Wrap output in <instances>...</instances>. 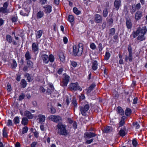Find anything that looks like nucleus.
I'll list each match as a JSON object with an SVG mask.
<instances>
[{"label": "nucleus", "instance_id": "obj_1", "mask_svg": "<svg viewBox=\"0 0 147 147\" xmlns=\"http://www.w3.org/2000/svg\"><path fill=\"white\" fill-rule=\"evenodd\" d=\"M147 32V29L146 26L141 27H139L137 28L136 32L133 33V36L134 38L136 37L138 35L137 39L142 41L145 39V37L144 36Z\"/></svg>", "mask_w": 147, "mask_h": 147}, {"label": "nucleus", "instance_id": "obj_2", "mask_svg": "<svg viewBox=\"0 0 147 147\" xmlns=\"http://www.w3.org/2000/svg\"><path fill=\"white\" fill-rule=\"evenodd\" d=\"M58 129V133L60 135L66 136L68 133L66 129V126L62 123H59L56 126Z\"/></svg>", "mask_w": 147, "mask_h": 147}, {"label": "nucleus", "instance_id": "obj_3", "mask_svg": "<svg viewBox=\"0 0 147 147\" xmlns=\"http://www.w3.org/2000/svg\"><path fill=\"white\" fill-rule=\"evenodd\" d=\"M83 47L81 44H79L78 46L74 45L73 47L72 55L74 56H80L82 53Z\"/></svg>", "mask_w": 147, "mask_h": 147}, {"label": "nucleus", "instance_id": "obj_4", "mask_svg": "<svg viewBox=\"0 0 147 147\" xmlns=\"http://www.w3.org/2000/svg\"><path fill=\"white\" fill-rule=\"evenodd\" d=\"M48 118L49 120L55 123H61L62 121V117L59 115H51Z\"/></svg>", "mask_w": 147, "mask_h": 147}, {"label": "nucleus", "instance_id": "obj_5", "mask_svg": "<svg viewBox=\"0 0 147 147\" xmlns=\"http://www.w3.org/2000/svg\"><path fill=\"white\" fill-rule=\"evenodd\" d=\"M69 88L71 91L79 90L81 91L82 90V88L79 86L77 82L70 84Z\"/></svg>", "mask_w": 147, "mask_h": 147}, {"label": "nucleus", "instance_id": "obj_6", "mask_svg": "<svg viewBox=\"0 0 147 147\" xmlns=\"http://www.w3.org/2000/svg\"><path fill=\"white\" fill-rule=\"evenodd\" d=\"M128 50L129 52L128 57L127 55H125V61L127 62L128 60L129 61H131L133 59L132 49L131 46H129L128 47Z\"/></svg>", "mask_w": 147, "mask_h": 147}, {"label": "nucleus", "instance_id": "obj_7", "mask_svg": "<svg viewBox=\"0 0 147 147\" xmlns=\"http://www.w3.org/2000/svg\"><path fill=\"white\" fill-rule=\"evenodd\" d=\"M90 108L88 104H87L83 106H81L80 107V110L82 115L86 116V113L89 109Z\"/></svg>", "mask_w": 147, "mask_h": 147}, {"label": "nucleus", "instance_id": "obj_8", "mask_svg": "<svg viewBox=\"0 0 147 147\" xmlns=\"http://www.w3.org/2000/svg\"><path fill=\"white\" fill-rule=\"evenodd\" d=\"M38 45L37 42H33L32 45V52L37 55L39 50Z\"/></svg>", "mask_w": 147, "mask_h": 147}, {"label": "nucleus", "instance_id": "obj_9", "mask_svg": "<svg viewBox=\"0 0 147 147\" xmlns=\"http://www.w3.org/2000/svg\"><path fill=\"white\" fill-rule=\"evenodd\" d=\"M69 77L65 75L63 78V81L61 83V85L63 86H65L67 85L69 80Z\"/></svg>", "mask_w": 147, "mask_h": 147}, {"label": "nucleus", "instance_id": "obj_10", "mask_svg": "<svg viewBox=\"0 0 147 147\" xmlns=\"http://www.w3.org/2000/svg\"><path fill=\"white\" fill-rule=\"evenodd\" d=\"M94 21L97 23L102 22V18L101 16L98 14H96L94 15Z\"/></svg>", "mask_w": 147, "mask_h": 147}, {"label": "nucleus", "instance_id": "obj_11", "mask_svg": "<svg viewBox=\"0 0 147 147\" xmlns=\"http://www.w3.org/2000/svg\"><path fill=\"white\" fill-rule=\"evenodd\" d=\"M6 40L9 43L11 42L14 45H16L17 44L16 41L13 40V39L11 36L9 35H7L6 36Z\"/></svg>", "mask_w": 147, "mask_h": 147}, {"label": "nucleus", "instance_id": "obj_12", "mask_svg": "<svg viewBox=\"0 0 147 147\" xmlns=\"http://www.w3.org/2000/svg\"><path fill=\"white\" fill-rule=\"evenodd\" d=\"M142 16V11H137L135 14V18L136 20H138L140 19Z\"/></svg>", "mask_w": 147, "mask_h": 147}, {"label": "nucleus", "instance_id": "obj_13", "mask_svg": "<svg viewBox=\"0 0 147 147\" xmlns=\"http://www.w3.org/2000/svg\"><path fill=\"white\" fill-rule=\"evenodd\" d=\"M126 24L127 27L128 29H131L132 26V23L131 20L130 18H126Z\"/></svg>", "mask_w": 147, "mask_h": 147}, {"label": "nucleus", "instance_id": "obj_14", "mask_svg": "<svg viewBox=\"0 0 147 147\" xmlns=\"http://www.w3.org/2000/svg\"><path fill=\"white\" fill-rule=\"evenodd\" d=\"M84 136H85L88 138H91L96 136V134L95 133L90 132H86L84 133Z\"/></svg>", "mask_w": 147, "mask_h": 147}, {"label": "nucleus", "instance_id": "obj_15", "mask_svg": "<svg viewBox=\"0 0 147 147\" xmlns=\"http://www.w3.org/2000/svg\"><path fill=\"white\" fill-rule=\"evenodd\" d=\"M120 0H115L114 3V6L117 10H118L121 5Z\"/></svg>", "mask_w": 147, "mask_h": 147}, {"label": "nucleus", "instance_id": "obj_16", "mask_svg": "<svg viewBox=\"0 0 147 147\" xmlns=\"http://www.w3.org/2000/svg\"><path fill=\"white\" fill-rule=\"evenodd\" d=\"M42 60L44 63L45 64L48 63L49 62V57L46 54L42 55L41 56Z\"/></svg>", "mask_w": 147, "mask_h": 147}, {"label": "nucleus", "instance_id": "obj_17", "mask_svg": "<svg viewBox=\"0 0 147 147\" xmlns=\"http://www.w3.org/2000/svg\"><path fill=\"white\" fill-rule=\"evenodd\" d=\"M92 69L94 70H96L97 69L98 65L97 61L96 60L92 62Z\"/></svg>", "mask_w": 147, "mask_h": 147}, {"label": "nucleus", "instance_id": "obj_18", "mask_svg": "<svg viewBox=\"0 0 147 147\" xmlns=\"http://www.w3.org/2000/svg\"><path fill=\"white\" fill-rule=\"evenodd\" d=\"M43 8L45 9V11L46 13H49L51 11L52 7L50 5H46Z\"/></svg>", "mask_w": 147, "mask_h": 147}, {"label": "nucleus", "instance_id": "obj_19", "mask_svg": "<svg viewBox=\"0 0 147 147\" xmlns=\"http://www.w3.org/2000/svg\"><path fill=\"white\" fill-rule=\"evenodd\" d=\"M24 115L30 119H32L33 117V115L30 112L28 111H25Z\"/></svg>", "mask_w": 147, "mask_h": 147}, {"label": "nucleus", "instance_id": "obj_20", "mask_svg": "<svg viewBox=\"0 0 147 147\" xmlns=\"http://www.w3.org/2000/svg\"><path fill=\"white\" fill-rule=\"evenodd\" d=\"M44 16V12L43 11H40L36 13V18L37 19H39L42 18Z\"/></svg>", "mask_w": 147, "mask_h": 147}, {"label": "nucleus", "instance_id": "obj_21", "mask_svg": "<svg viewBox=\"0 0 147 147\" xmlns=\"http://www.w3.org/2000/svg\"><path fill=\"white\" fill-rule=\"evenodd\" d=\"M38 117L40 123H42L45 121V117L44 115L40 114L38 115Z\"/></svg>", "mask_w": 147, "mask_h": 147}, {"label": "nucleus", "instance_id": "obj_22", "mask_svg": "<svg viewBox=\"0 0 147 147\" xmlns=\"http://www.w3.org/2000/svg\"><path fill=\"white\" fill-rule=\"evenodd\" d=\"M95 85L94 84H92L87 90V92L89 93L95 87Z\"/></svg>", "mask_w": 147, "mask_h": 147}, {"label": "nucleus", "instance_id": "obj_23", "mask_svg": "<svg viewBox=\"0 0 147 147\" xmlns=\"http://www.w3.org/2000/svg\"><path fill=\"white\" fill-rule=\"evenodd\" d=\"M59 56L61 61L63 62L65 60V58L64 54L62 52H60L59 53Z\"/></svg>", "mask_w": 147, "mask_h": 147}, {"label": "nucleus", "instance_id": "obj_24", "mask_svg": "<svg viewBox=\"0 0 147 147\" xmlns=\"http://www.w3.org/2000/svg\"><path fill=\"white\" fill-rule=\"evenodd\" d=\"M42 33L43 31L42 30L38 31L36 33V38L38 39L40 38L42 35Z\"/></svg>", "mask_w": 147, "mask_h": 147}, {"label": "nucleus", "instance_id": "obj_25", "mask_svg": "<svg viewBox=\"0 0 147 147\" xmlns=\"http://www.w3.org/2000/svg\"><path fill=\"white\" fill-rule=\"evenodd\" d=\"M117 110L118 113L120 115H123L124 114V111L121 107H118L117 108Z\"/></svg>", "mask_w": 147, "mask_h": 147}, {"label": "nucleus", "instance_id": "obj_26", "mask_svg": "<svg viewBox=\"0 0 147 147\" xmlns=\"http://www.w3.org/2000/svg\"><path fill=\"white\" fill-rule=\"evenodd\" d=\"M25 57L27 60H29L31 58V56L29 51H27L25 55Z\"/></svg>", "mask_w": 147, "mask_h": 147}, {"label": "nucleus", "instance_id": "obj_27", "mask_svg": "<svg viewBox=\"0 0 147 147\" xmlns=\"http://www.w3.org/2000/svg\"><path fill=\"white\" fill-rule=\"evenodd\" d=\"M20 84L22 88H25L27 85L26 81L24 79H22L21 81Z\"/></svg>", "mask_w": 147, "mask_h": 147}, {"label": "nucleus", "instance_id": "obj_28", "mask_svg": "<svg viewBox=\"0 0 147 147\" xmlns=\"http://www.w3.org/2000/svg\"><path fill=\"white\" fill-rule=\"evenodd\" d=\"M28 120L26 117H23L22 119V123L23 125H25L28 124Z\"/></svg>", "mask_w": 147, "mask_h": 147}, {"label": "nucleus", "instance_id": "obj_29", "mask_svg": "<svg viewBox=\"0 0 147 147\" xmlns=\"http://www.w3.org/2000/svg\"><path fill=\"white\" fill-rule=\"evenodd\" d=\"M124 116L122 117L121 119V120L119 123V127H121L123 125L125 124L124 119Z\"/></svg>", "mask_w": 147, "mask_h": 147}, {"label": "nucleus", "instance_id": "obj_30", "mask_svg": "<svg viewBox=\"0 0 147 147\" xmlns=\"http://www.w3.org/2000/svg\"><path fill=\"white\" fill-rule=\"evenodd\" d=\"M74 13L77 15H79L81 13V12L76 7H74L73 9Z\"/></svg>", "mask_w": 147, "mask_h": 147}, {"label": "nucleus", "instance_id": "obj_31", "mask_svg": "<svg viewBox=\"0 0 147 147\" xmlns=\"http://www.w3.org/2000/svg\"><path fill=\"white\" fill-rule=\"evenodd\" d=\"M72 104L75 107H77V100L76 98L74 97L73 98Z\"/></svg>", "mask_w": 147, "mask_h": 147}, {"label": "nucleus", "instance_id": "obj_32", "mask_svg": "<svg viewBox=\"0 0 147 147\" xmlns=\"http://www.w3.org/2000/svg\"><path fill=\"white\" fill-rule=\"evenodd\" d=\"M108 11L107 8H105L103 10L102 15L104 18L106 17L108 15Z\"/></svg>", "mask_w": 147, "mask_h": 147}, {"label": "nucleus", "instance_id": "obj_33", "mask_svg": "<svg viewBox=\"0 0 147 147\" xmlns=\"http://www.w3.org/2000/svg\"><path fill=\"white\" fill-rule=\"evenodd\" d=\"M27 63L28 67L30 68H32L33 67V63L32 61L30 60H28Z\"/></svg>", "mask_w": 147, "mask_h": 147}, {"label": "nucleus", "instance_id": "obj_34", "mask_svg": "<svg viewBox=\"0 0 147 147\" xmlns=\"http://www.w3.org/2000/svg\"><path fill=\"white\" fill-rule=\"evenodd\" d=\"M55 58L54 56L52 55H50L49 57V61L51 62H53L54 61Z\"/></svg>", "mask_w": 147, "mask_h": 147}, {"label": "nucleus", "instance_id": "obj_35", "mask_svg": "<svg viewBox=\"0 0 147 147\" xmlns=\"http://www.w3.org/2000/svg\"><path fill=\"white\" fill-rule=\"evenodd\" d=\"M131 112V110L129 108H127L125 111V114L127 116H129Z\"/></svg>", "mask_w": 147, "mask_h": 147}, {"label": "nucleus", "instance_id": "obj_36", "mask_svg": "<svg viewBox=\"0 0 147 147\" xmlns=\"http://www.w3.org/2000/svg\"><path fill=\"white\" fill-rule=\"evenodd\" d=\"M115 32V29L114 28H112L110 29L109 30V35L110 36H113Z\"/></svg>", "mask_w": 147, "mask_h": 147}, {"label": "nucleus", "instance_id": "obj_37", "mask_svg": "<svg viewBox=\"0 0 147 147\" xmlns=\"http://www.w3.org/2000/svg\"><path fill=\"white\" fill-rule=\"evenodd\" d=\"M119 135L122 137L124 136L126 134L125 132L123 129H121L119 132Z\"/></svg>", "mask_w": 147, "mask_h": 147}, {"label": "nucleus", "instance_id": "obj_38", "mask_svg": "<svg viewBox=\"0 0 147 147\" xmlns=\"http://www.w3.org/2000/svg\"><path fill=\"white\" fill-rule=\"evenodd\" d=\"M110 56L111 54L109 52H106L105 57V60H108L110 57Z\"/></svg>", "mask_w": 147, "mask_h": 147}, {"label": "nucleus", "instance_id": "obj_39", "mask_svg": "<svg viewBox=\"0 0 147 147\" xmlns=\"http://www.w3.org/2000/svg\"><path fill=\"white\" fill-rule=\"evenodd\" d=\"M25 76L26 78H27L28 81L30 82L32 81L31 77L30 75L28 73H26L25 74Z\"/></svg>", "mask_w": 147, "mask_h": 147}, {"label": "nucleus", "instance_id": "obj_40", "mask_svg": "<svg viewBox=\"0 0 147 147\" xmlns=\"http://www.w3.org/2000/svg\"><path fill=\"white\" fill-rule=\"evenodd\" d=\"M103 49L102 44L101 43H100L98 45V52L100 53L102 50Z\"/></svg>", "mask_w": 147, "mask_h": 147}, {"label": "nucleus", "instance_id": "obj_41", "mask_svg": "<svg viewBox=\"0 0 147 147\" xmlns=\"http://www.w3.org/2000/svg\"><path fill=\"white\" fill-rule=\"evenodd\" d=\"M133 126L136 129H138L140 127V125L137 122L133 123Z\"/></svg>", "mask_w": 147, "mask_h": 147}, {"label": "nucleus", "instance_id": "obj_42", "mask_svg": "<svg viewBox=\"0 0 147 147\" xmlns=\"http://www.w3.org/2000/svg\"><path fill=\"white\" fill-rule=\"evenodd\" d=\"M111 128L109 126H107L104 128V131L106 133L110 132L111 131Z\"/></svg>", "mask_w": 147, "mask_h": 147}, {"label": "nucleus", "instance_id": "obj_43", "mask_svg": "<svg viewBox=\"0 0 147 147\" xmlns=\"http://www.w3.org/2000/svg\"><path fill=\"white\" fill-rule=\"evenodd\" d=\"M19 121V118L18 117H15L13 119V122L15 124L18 123Z\"/></svg>", "mask_w": 147, "mask_h": 147}, {"label": "nucleus", "instance_id": "obj_44", "mask_svg": "<svg viewBox=\"0 0 147 147\" xmlns=\"http://www.w3.org/2000/svg\"><path fill=\"white\" fill-rule=\"evenodd\" d=\"M54 90L51 88H48L47 89L46 93L48 95L51 94L52 92L54 91Z\"/></svg>", "mask_w": 147, "mask_h": 147}, {"label": "nucleus", "instance_id": "obj_45", "mask_svg": "<svg viewBox=\"0 0 147 147\" xmlns=\"http://www.w3.org/2000/svg\"><path fill=\"white\" fill-rule=\"evenodd\" d=\"M90 48L93 50H94L96 48V46L94 43H90Z\"/></svg>", "mask_w": 147, "mask_h": 147}, {"label": "nucleus", "instance_id": "obj_46", "mask_svg": "<svg viewBox=\"0 0 147 147\" xmlns=\"http://www.w3.org/2000/svg\"><path fill=\"white\" fill-rule=\"evenodd\" d=\"M68 20L70 22H72L74 20L73 16L72 15H69L68 16Z\"/></svg>", "mask_w": 147, "mask_h": 147}, {"label": "nucleus", "instance_id": "obj_47", "mask_svg": "<svg viewBox=\"0 0 147 147\" xmlns=\"http://www.w3.org/2000/svg\"><path fill=\"white\" fill-rule=\"evenodd\" d=\"M113 21V19L112 18H111L108 19L107 23L109 26L112 25Z\"/></svg>", "mask_w": 147, "mask_h": 147}, {"label": "nucleus", "instance_id": "obj_48", "mask_svg": "<svg viewBox=\"0 0 147 147\" xmlns=\"http://www.w3.org/2000/svg\"><path fill=\"white\" fill-rule=\"evenodd\" d=\"M28 130V128L26 127H24L22 129V133L23 134H24L27 132Z\"/></svg>", "mask_w": 147, "mask_h": 147}, {"label": "nucleus", "instance_id": "obj_49", "mask_svg": "<svg viewBox=\"0 0 147 147\" xmlns=\"http://www.w3.org/2000/svg\"><path fill=\"white\" fill-rule=\"evenodd\" d=\"M17 66V64L16 61L15 60H13V63L11 65V66L13 68H15Z\"/></svg>", "mask_w": 147, "mask_h": 147}, {"label": "nucleus", "instance_id": "obj_50", "mask_svg": "<svg viewBox=\"0 0 147 147\" xmlns=\"http://www.w3.org/2000/svg\"><path fill=\"white\" fill-rule=\"evenodd\" d=\"M0 11L1 12L3 13H5L7 12V9H6L3 7H2L0 8Z\"/></svg>", "mask_w": 147, "mask_h": 147}, {"label": "nucleus", "instance_id": "obj_51", "mask_svg": "<svg viewBox=\"0 0 147 147\" xmlns=\"http://www.w3.org/2000/svg\"><path fill=\"white\" fill-rule=\"evenodd\" d=\"M132 144L133 145V146H134L136 147V146L137 144H138V142L135 139H134L132 140Z\"/></svg>", "mask_w": 147, "mask_h": 147}, {"label": "nucleus", "instance_id": "obj_52", "mask_svg": "<svg viewBox=\"0 0 147 147\" xmlns=\"http://www.w3.org/2000/svg\"><path fill=\"white\" fill-rule=\"evenodd\" d=\"M71 65L73 67H75L76 66L77 63L76 62L74 61H71Z\"/></svg>", "mask_w": 147, "mask_h": 147}, {"label": "nucleus", "instance_id": "obj_53", "mask_svg": "<svg viewBox=\"0 0 147 147\" xmlns=\"http://www.w3.org/2000/svg\"><path fill=\"white\" fill-rule=\"evenodd\" d=\"M25 97V95L24 94H22L19 97V99L20 100H23Z\"/></svg>", "mask_w": 147, "mask_h": 147}, {"label": "nucleus", "instance_id": "obj_54", "mask_svg": "<svg viewBox=\"0 0 147 147\" xmlns=\"http://www.w3.org/2000/svg\"><path fill=\"white\" fill-rule=\"evenodd\" d=\"M7 125L8 126L12 125L13 123L12 121L10 119H9L8 121V122L7 123Z\"/></svg>", "mask_w": 147, "mask_h": 147}, {"label": "nucleus", "instance_id": "obj_55", "mask_svg": "<svg viewBox=\"0 0 147 147\" xmlns=\"http://www.w3.org/2000/svg\"><path fill=\"white\" fill-rule=\"evenodd\" d=\"M79 98L81 100H84L85 98V97L84 94H81V95L79 96Z\"/></svg>", "mask_w": 147, "mask_h": 147}, {"label": "nucleus", "instance_id": "obj_56", "mask_svg": "<svg viewBox=\"0 0 147 147\" xmlns=\"http://www.w3.org/2000/svg\"><path fill=\"white\" fill-rule=\"evenodd\" d=\"M51 110V113L52 114H54L56 112L55 109L53 107H51L50 108Z\"/></svg>", "mask_w": 147, "mask_h": 147}, {"label": "nucleus", "instance_id": "obj_57", "mask_svg": "<svg viewBox=\"0 0 147 147\" xmlns=\"http://www.w3.org/2000/svg\"><path fill=\"white\" fill-rule=\"evenodd\" d=\"M8 6V3L7 2H5L3 5V7L6 9H7V8Z\"/></svg>", "mask_w": 147, "mask_h": 147}, {"label": "nucleus", "instance_id": "obj_58", "mask_svg": "<svg viewBox=\"0 0 147 147\" xmlns=\"http://www.w3.org/2000/svg\"><path fill=\"white\" fill-rule=\"evenodd\" d=\"M7 89L8 91H11V85L8 84L7 86Z\"/></svg>", "mask_w": 147, "mask_h": 147}, {"label": "nucleus", "instance_id": "obj_59", "mask_svg": "<svg viewBox=\"0 0 147 147\" xmlns=\"http://www.w3.org/2000/svg\"><path fill=\"white\" fill-rule=\"evenodd\" d=\"M39 89L40 91L42 92H44L46 91L45 89L42 86L40 87Z\"/></svg>", "mask_w": 147, "mask_h": 147}, {"label": "nucleus", "instance_id": "obj_60", "mask_svg": "<svg viewBox=\"0 0 147 147\" xmlns=\"http://www.w3.org/2000/svg\"><path fill=\"white\" fill-rule=\"evenodd\" d=\"M3 137H6L7 136V135L6 131H5V130L4 129L3 131Z\"/></svg>", "mask_w": 147, "mask_h": 147}, {"label": "nucleus", "instance_id": "obj_61", "mask_svg": "<svg viewBox=\"0 0 147 147\" xmlns=\"http://www.w3.org/2000/svg\"><path fill=\"white\" fill-rule=\"evenodd\" d=\"M93 139H92L90 140H87L86 141V143L88 144H90L93 142Z\"/></svg>", "mask_w": 147, "mask_h": 147}, {"label": "nucleus", "instance_id": "obj_62", "mask_svg": "<svg viewBox=\"0 0 147 147\" xmlns=\"http://www.w3.org/2000/svg\"><path fill=\"white\" fill-rule=\"evenodd\" d=\"M73 128L76 129L77 128V124L76 122H74L73 123Z\"/></svg>", "mask_w": 147, "mask_h": 147}, {"label": "nucleus", "instance_id": "obj_63", "mask_svg": "<svg viewBox=\"0 0 147 147\" xmlns=\"http://www.w3.org/2000/svg\"><path fill=\"white\" fill-rule=\"evenodd\" d=\"M138 100V98L137 97L134 98L133 100V103L134 104H137V103Z\"/></svg>", "mask_w": 147, "mask_h": 147}, {"label": "nucleus", "instance_id": "obj_64", "mask_svg": "<svg viewBox=\"0 0 147 147\" xmlns=\"http://www.w3.org/2000/svg\"><path fill=\"white\" fill-rule=\"evenodd\" d=\"M37 143L35 142H33L31 145L30 147H36V145Z\"/></svg>", "mask_w": 147, "mask_h": 147}]
</instances>
